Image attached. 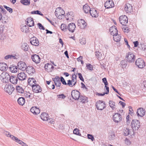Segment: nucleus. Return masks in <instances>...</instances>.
<instances>
[{
  "label": "nucleus",
  "mask_w": 146,
  "mask_h": 146,
  "mask_svg": "<svg viewBox=\"0 0 146 146\" xmlns=\"http://www.w3.org/2000/svg\"><path fill=\"white\" fill-rule=\"evenodd\" d=\"M124 9L126 13H131L132 11V6L130 4L127 3L125 5Z\"/></svg>",
  "instance_id": "21"
},
{
  "label": "nucleus",
  "mask_w": 146,
  "mask_h": 146,
  "mask_svg": "<svg viewBox=\"0 0 146 146\" xmlns=\"http://www.w3.org/2000/svg\"><path fill=\"white\" fill-rule=\"evenodd\" d=\"M30 42L33 45L37 46L39 45V41L36 37L33 36L30 39Z\"/></svg>",
  "instance_id": "12"
},
{
  "label": "nucleus",
  "mask_w": 146,
  "mask_h": 146,
  "mask_svg": "<svg viewBox=\"0 0 146 146\" xmlns=\"http://www.w3.org/2000/svg\"><path fill=\"white\" fill-rule=\"evenodd\" d=\"M95 55L97 58L99 60H102L101 58L102 56V54L99 52H95Z\"/></svg>",
  "instance_id": "41"
},
{
  "label": "nucleus",
  "mask_w": 146,
  "mask_h": 146,
  "mask_svg": "<svg viewBox=\"0 0 146 146\" xmlns=\"http://www.w3.org/2000/svg\"><path fill=\"white\" fill-rule=\"evenodd\" d=\"M60 28L62 31H65L68 29V27L66 26V24H62L61 25Z\"/></svg>",
  "instance_id": "42"
},
{
  "label": "nucleus",
  "mask_w": 146,
  "mask_h": 146,
  "mask_svg": "<svg viewBox=\"0 0 146 146\" xmlns=\"http://www.w3.org/2000/svg\"><path fill=\"white\" fill-rule=\"evenodd\" d=\"M131 125L133 130H137L140 127V122L137 120L133 119L131 121Z\"/></svg>",
  "instance_id": "2"
},
{
  "label": "nucleus",
  "mask_w": 146,
  "mask_h": 146,
  "mask_svg": "<svg viewBox=\"0 0 146 146\" xmlns=\"http://www.w3.org/2000/svg\"><path fill=\"white\" fill-rule=\"evenodd\" d=\"M31 58L33 61L36 63H38L40 62V57L37 55L35 54L32 55Z\"/></svg>",
  "instance_id": "14"
},
{
  "label": "nucleus",
  "mask_w": 146,
  "mask_h": 146,
  "mask_svg": "<svg viewBox=\"0 0 146 146\" xmlns=\"http://www.w3.org/2000/svg\"><path fill=\"white\" fill-rule=\"evenodd\" d=\"M113 119L115 123H118L122 120L121 115L118 113H115L113 116Z\"/></svg>",
  "instance_id": "7"
},
{
  "label": "nucleus",
  "mask_w": 146,
  "mask_h": 146,
  "mask_svg": "<svg viewBox=\"0 0 146 146\" xmlns=\"http://www.w3.org/2000/svg\"><path fill=\"white\" fill-rule=\"evenodd\" d=\"M17 66L18 69L23 71L25 70L27 68L26 64L25 62L22 61L18 62Z\"/></svg>",
  "instance_id": "10"
},
{
  "label": "nucleus",
  "mask_w": 146,
  "mask_h": 146,
  "mask_svg": "<svg viewBox=\"0 0 146 146\" xmlns=\"http://www.w3.org/2000/svg\"><path fill=\"white\" fill-rule=\"evenodd\" d=\"M9 68L10 71L12 73L17 72L18 70V69L17 68V66H15L13 65L11 66Z\"/></svg>",
  "instance_id": "31"
},
{
  "label": "nucleus",
  "mask_w": 146,
  "mask_h": 146,
  "mask_svg": "<svg viewBox=\"0 0 146 146\" xmlns=\"http://www.w3.org/2000/svg\"><path fill=\"white\" fill-rule=\"evenodd\" d=\"M119 103L120 104L122 105L123 108L124 107L125 104V103L122 102L121 101H120Z\"/></svg>",
  "instance_id": "64"
},
{
  "label": "nucleus",
  "mask_w": 146,
  "mask_h": 146,
  "mask_svg": "<svg viewBox=\"0 0 146 146\" xmlns=\"http://www.w3.org/2000/svg\"><path fill=\"white\" fill-rule=\"evenodd\" d=\"M26 75L24 72H21L17 75L18 79L20 80H24L26 78Z\"/></svg>",
  "instance_id": "19"
},
{
  "label": "nucleus",
  "mask_w": 146,
  "mask_h": 146,
  "mask_svg": "<svg viewBox=\"0 0 146 146\" xmlns=\"http://www.w3.org/2000/svg\"><path fill=\"white\" fill-rule=\"evenodd\" d=\"M29 68V67H27V68L29 69L30 70V71L32 73H34V72H35V69L32 66H30Z\"/></svg>",
  "instance_id": "53"
},
{
  "label": "nucleus",
  "mask_w": 146,
  "mask_h": 146,
  "mask_svg": "<svg viewBox=\"0 0 146 146\" xmlns=\"http://www.w3.org/2000/svg\"><path fill=\"white\" fill-rule=\"evenodd\" d=\"M86 67H87V69L91 71L93 70L92 66L90 64H86Z\"/></svg>",
  "instance_id": "45"
},
{
  "label": "nucleus",
  "mask_w": 146,
  "mask_h": 146,
  "mask_svg": "<svg viewBox=\"0 0 146 146\" xmlns=\"http://www.w3.org/2000/svg\"><path fill=\"white\" fill-rule=\"evenodd\" d=\"M130 116L129 115H127L126 117V123L127 125H129L130 123L129 118Z\"/></svg>",
  "instance_id": "56"
},
{
  "label": "nucleus",
  "mask_w": 146,
  "mask_h": 146,
  "mask_svg": "<svg viewBox=\"0 0 146 146\" xmlns=\"http://www.w3.org/2000/svg\"><path fill=\"white\" fill-rule=\"evenodd\" d=\"M90 14L93 17H97L98 16V13L96 10L94 9H92L90 11Z\"/></svg>",
  "instance_id": "26"
},
{
  "label": "nucleus",
  "mask_w": 146,
  "mask_h": 146,
  "mask_svg": "<svg viewBox=\"0 0 146 146\" xmlns=\"http://www.w3.org/2000/svg\"><path fill=\"white\" fill-rule=\"evenodd\" d=\"M71 95L73 99L77 100L80 97V93L77 91L74 90L71 92Z\"/></svg>",
  "instance_id": "11"
},
{
  "label": "nucleus",
  "mask_w": 146,
  "mask_h": 146,
  "mask_svg": "<svg viewBox=\"0 0 146 146\" xmlns=\"http://www.w3.org/2000/svg\"><path fill=\"white\" fill-rule=\"evenodd\" d=\"M115 134L112 131H110L109 136V139L110 140H112L115 137Z\"/></svg>",
  "instance_id": "38"
},
{
  "label": "nucleus",
  "mask_w": 146,
  "mask_h": 146,
  "mask_svg": "<svg viewBox=\"0 0 146 146\" xmlns=\"http://www.w3.org/2000/svg\"><path fill=\"white\" fill-rule=\"evenodd\" d=\"M111 35H112L114 36L118 34V31L115 27H111L110 29Z\"/></svg>",
  "instance_id": "27"
},
{
  "label": "nucleus",
  "mask_w": 146,
  "mask_h": 146,
  "mask_svg": "<svg viewBox=\"0 0 146 146\" xmlns=\"http://www.w3.org/2000/svg\"><path fill=\"white\" fill-rule=\"evenodd\" d=\"M55 14L56 16H58L60 15H64L65 12L61 8L58 7L56 9Z\"/></svg>",
  "instance_id": "13"
},
{
  "label": "nucleus",
  "mask_w": 146,
  "mask_h": 146,
  "mask_svg": "<svg viewBox=\"0 0 146 146\" xmlns=\"http://www.w3.org/2000/svg\"><path fill=\"white\" fill-rule=\"evenodd\" d=\"M31 111L34 114L37 115L40 112V110L36 106L32 107L30 109Z\"/></svg>",
  "instance_id": "20"
},
{
  "label": "nucleus",
  "mask_w": 146,
  "mask_h": 146,
  "mask_svg": "<svg viewBox=\"0 0 146 146\" xmlns=\"http://www.w3.org/2000/svg\"><path fill=\"white\" fill-rule=\"evenodd\" d=\"M87 137L88 139H91L92 141H93L94 140V138L93 136L92 135L88 134Z\"/></svg>",
  "instance_id": "49"
},
{
  "label": "nucleus",
  "mask_w": 146,
  "mask_h": 146,
  "mask_svg": "<svg viewBox=\"0 0 146 146\" xmlns=\"http://www.w3.org/2000/svg\"><path fill=\"white\" fill-rule=\"evenodd\" d=\"M78 75L80 79L83 82L84 81V78L82 76V74L81 73H78Z\"/></svg>",
  "instance_id": "55"
},
{
  "label": "nucleus",
  "mask_w": 146,
  "mask_h": 146,
  "mask_svg": "<svg viewBox=\"0 0 146 146\" xmlns=\"http://www.w3.org/2000/svg\"><path fill=\"white\" fill-rule=\"evenodd\" d=\"M121 38V36L118 35V34L114 36L113 37L114 40L116 42H119Z\"/></svg>",
  "instance_id": "34"
},
{
  "label": "nucleus",
  "mask_w": 146,
  "mask_h": 146,
  "mask_svg": "<svg viewBox=\"0 0 146 146\" xmlns=\"http://www.w3.org/2000/svg\"><path fill=\"white\" fill-rule=\"evenodd\" d=\"M16 90L17 92L19 93H23L24 92V90L22 88L19 86L16 87Z\"/></svg>",
  "instance_id": "37"
},
{
  "label": "nucleus",
  "mask_w": 146,
  "mask_h": 146,
  "mask_svg": "<svg viewBox=\"0 0 146 146\" xmlns=\"http://www.w3.org/2000/svg\"><path fill=\"white\" fill-rule=\"evenodd\" d=\"M18 103L20 105L23 106L25 104V101H17Z\"/></svg>",
  "instance_id": "60"
},
{
  "label": "nucleus",
  "mask_w": 146,
  "mask_h": 146,
  "mask_svg": "<svg viewBox=\"0 0 146 146\" xmlns=\"http://www.w3.org/2000/svg\"><path fill=\"white\" fill-rule=\"evenodd\" d=\"M76 27V26L75 24L74 23H71L68 25V30L72 33H73L74 32V30L75 29Z\"/></svg>",
  "instance_id": "24"
},
{
  "label": "nucleus",
  "mask_w": 146,
  "mask_h": 146,
  "mask_svg": "<svg viewBox=\"0 0 146 146\" xmlns=\"http://www.w3.org/2000/svg\"><path fill=\"white\" fill-rule=\"evenodd\" d=\"M52 80L54 82H58V81H60V78L58 76H56L55 78H52Z\"/></svg>",
  "instance_id": "46"
},
{
  "label": "nucleus",
  "mask_w": 146,
  "mask_h": 146,
  "mask_svg": "<svg viewBox=\"0 0 146 146\" xmlns=\"http://www.w3.org/2000/svg\"><path fill=\"white\" fill-rule=\"evenodd\" d=\"M4 7L7 9V10L10 13H11L12 12V8H10L9 7H8L6 5L4 6Z\"/></svg>",
  "instance_id": "48"
},
{
  "label": "nucleus",
  "mask_w": 146,
  "mask_h": 146,
  "mask_svg": "<svg viewBox=\"0 0 146 146\" xmlns=\"http://www.w3.org/2000/svg\"><path fill=\"white\" fill-rule=\"evenodd\" d=\"M45 70L48 72H51L54 69V66L51 64L48 63L46 64L45 66Z\"/></svg>",
  "instance_id": "15"
},
{
  "label": "nucleus",
  "mask_w": 146,
  "mask_h": 146,
  "mask_svg": "<svg viewBox=\"0 0 146 146\" xmlns=\"http://www.w3.org/2000/svg\"><path fill=\"white\" fill-rule=\"evenodd\" d=\"M98 110H102L106 107L105 102L104 101H97L96 104Z\"/></svg>",
  "instance_id": "6"
},
{
  "label": "nucleus",
  "mask_w": 146,
  "mask_h": 146,
  "mask_svg": "<svg viewBox=\"0 0 146 146\" xmlns=\"http://www.w3.org/2000/svg\"><path fill=\"white\" fill-rule=\"evenodd\" d=\"M133 43L135 47H137L138 45V42L137 41L133 42Z\"/></svg>",
  "instance_id": "63"
},
{
  "label": "nucleus",
  "mask_w": 146,
  "mask_h": 146,
  "mask_svg": "<svg viewBox=\"0 0 146 146\" xmlns=\"http://www.w3.org/2000/svg\"><path fill=\"white\" fill-rule=\"evenodd\" d=\"M109 104L113 110H116L115 103L113 101H109Z\"/></svg>",
  "instance_id": "36"
},
{
  "label": "nucleus",
  "mask_w": 146,
  "mask_h": 146,
  "mask_svg": "<svg viewBox=\"0 0 146 146\" xmlns=\"http://www.w3.org/2000/svg\"><path fill=\"white\" fill-rule=\"evenodd\" d=\"M57 97L58 98L61 99H64L66 96L63 94H61L57 95Z\"/></svg>",
  "instance_id": "50"
},
{
  "label": "nucleus",
  "mask_w": 146,
  "mask_h": 146,
  "mask_svg": "<svg viewBox=\"0 0 146 146\" xmlns=\"http://www.w3.org/2000/svg\"><path fill=\"white\" fill-rule=\"evenodd\" d=\"M126 58L127 62H133L135 59V56L131 52H129L126 54Z\"/></svg>",
  "instance_id": "3"
},
{
  "label": "nucleus",
  "mask_w": 146,
  "mask_h": 146,
  "mask_svg": "<svg viewBox=\"0 0 146 146\" xmlns=\"http://www.w3.org/2000/svg\"><path fill=\"white\" fill-rule=\"evenodd\" d=\"M18 78L15 76H11L10 77L9 81L13 84H15L17 83L18 81Z\"/></svg>",
  "instance_id": "23"
},
{
  "label": "nucleus",
  "mask_w": 146,
  "mask_h": 146,
  "mask_svg": "<svg viewBox=\"0 0 146 146\" xmlns=\"http://www.w3.org/2000/svg\"><path fill=\"white\" fill-rule=\"evenodd\" d=\"M72 12H68V13L67 14V16L68 17V18H67V20H69V18H70V17L71 16V15L72 14Z\"/></svg>",
  "instance_id": "61"
},
{
  "label": "nucleus",
  "mask_w": 146,
  "mask_h": 146,
  "mask_svg": "<svg viewBox=\"0 0 146 146\" xmlns=\"http://www.w3.org/2000/svg\"><path fill=\"white\" fill-rule=\"evenodd\" d=\"M102 80L103 82L104 83L105 85H108V82L106 78H103L102 79Z\"/></svg>",
  "instance_id": "54"
},
{
  "label": "nucleus",
  "mask_w": 146,
  "mask_h": 146,
  "mask_svg": "<svg viewBox=\"0 0 146 146\" xmlns=\"http://www.w3.org/2000/svg\"><path fill=\"white\" fill-rule=\"evenodd\" d=\"M32 88L33 91L36 93L40 92L42 90L40 86L38 84H36L34 86L33 85Z\"/></svg>",
  "instance_id": "16"
},
{
  "label": "nucleus",
  "mask_w": 146,
  "mask_h": 146,
  "mask_svg": "<svg viewBox=\"0 0 146 146\" xmlns=\"http://www.w3.org/2000/svg\"><path fill=\"white\" fill-rule=\"evenodd\" d=\"M54 83L56 87H60L61 84L60 81H58V82H54Z\"/></svg>",
  "instance_id": "59"
},
{
  "label": "nucleus",
  "mask_w": 146,
  "mask_h": 146,
  "mask_svg": "<svg viewBox=\"0 0 146 146\" xmlns=\"http://www.w3.org/2000/svg\"><path fill=\"white\" fill-rule=\"evenodd\" d=\"M10 77L7 73L3 72L0 76V79L3 83H7L9 81Z\"/></svg>",
  "instance_id": "1"
},
{
  "label": "nucleus",
  "mask_w": 146,
  "mask_h": 146,
  "mask_svg": "<svg viewBox=\"0 0 146 146\" xmlns=\"http://www.w3.org/2000/svg\"><path fill=\"white\" fill-rule=\"evenodd\" d=\"M28 82L29 85L32 87L33 85L36 84V82L34 78H30L28 80Z\"/></svg>",
  "instance_id": "28"
},
{
  "label": "nucleus",
  "mask_w": 146,
  "mask_h": 146,
  "mask_svg": "<svg viewBox=\"0 0 146 146\" xmlns=\"http://www.w3.org/2000/svg\"><path fill=\"white\" fill-rule=\"evenodd\" d=\"M14 90L15 88L11 84H6L4 88L5 91L9 94H11Z\"/></svg>",
  "instance_id": "5"
},
{
  "label": "nucleus",
  "mask_w": 146,
  "mask_h": 146,
  "mask_svg": "<svg viewBox=\"0 0 146 146\" xmlns=\"http://www.w3.org/2000/svg\"><path fill=\"white\" fill-rule=\"evenodd\" d=\"M127 62L125 60H122L120 63V66L123 68H125L127 66Z\"/></svg>",
  "instance_id": "33"
},
{
  "label": "nucleus",
  "mask_w": 146,
  "mask_h": 146,
  "mask_svg": "<svg viewBox=\"0 0 146 146\" xmlns=\"http://www.w3.org/2000/svg\"><path fill=\"white\" fill-rule=\"evenodd\" d=\"M21 30L22 32L26 33L28 31L29 28L26 25H22L21 26Z\"/></svg>",
  "instance_id": "32"
},
{
  "label": "nucleus",
  "mask_w": 146,
  "mask_h": 146,
  "mask_svg": "<svg viewBox=\"0 0 146 146\" xmlns=\"http://www.w3.org/2000/svg\"><path fill=\"white\" fill-rule=\"evenodd\" d=\"M135 63L136 65L139 68H143L145 66L144 61L140 58H138L136 60Z\"/></svg>",
  "instance_id": "4"
},
{
  "label": "nucleus",
  "mask_w": 146,
  "mask_h": 146,
  "mask_svg": "<svg viewBox=\"0 0 146 146\" xmlns=\"http://www.w3.org/2000/svg\"><path fill=\"white\" fill-rule=\"evenodd\" d=\"M73 133L74 134L78 135H80V134L79 133V129L76 128L74 129L73 131Z\"/></svg>",
  "instance_id": "47"
},
{
  "label": "nucleus",
  "mask_w": 146,
  "mask_h": 146,
  "mask_svg": "<svg viewBox=\"0 0 146 146\" xmlns=\"http://www.w3.org/2000/svg\"><path fill=\"white\" fill-rule=\"evenodd\" d=\"M130 131L129 129H126L123 131V134L125 136H127L130 134Z\"/></svg>",
  "instance_id": "43"
},
{
  "label": "nucleus",
  "mask_w": 146,
  "mask_h": 146,
  "mask_svg": "<svg viewBox=\"0 0 146 146\" xmlns=\"http://www.w3.org/2000/svg\"><path fill=\"white\" fill-rule=\"evenodd\" d=\"M145 111L143 108H139L137 110V113L138 116L143 117L145 114Z\"/></svg>",
  "instance_id": "17"
},
{
  "label": "nucleus",
  "mask_w": 146,
  "mask_h": 146,
  "mask_svg": "<svg viewBox=\"0 0 146 146\" xmlns=\"http://www.w3.org/2000/svg\"><path fill=\"white\" fill-rule=\"evenodd\" d=\"M27 25L29 27H31L34 26V23L33 19L31 17L28 18L26 21Z\"/></svg>",
  "instance_id": "18"
},
{
  "label": "nucleus",
  "mask_w": 146,
  "mask_h": 146,
  "mask_svg": "<svg viewBox=\"0 0 146 146\" xmlns=\"http://www.w3.org/2000/svg\"><path fill=\"white\" fill-rule=\"evenodd\" d=\"M68 82L67 84L69 85L70 87H72L73 85H72V82L70 80H68Z\"/></svg>",
  "instance_id": "57"
},
{
  "label": "nucleus",
  "mask_w": 146,
  "mask_h": 146,
  "mask_svg": "<svg viewBox=\"0 0 146 146\" xmlns=\"http://www.w3.org/2000/svg\"><path fill=\"white\" fill-rule=\"evenodd\" d=\"M78 25L82 29H84L86 27L87 23L82 19H79L77 21Z\"/></svg>",
  "instance_id": "9"
},
{
  "label": "nucleus",
  "mask_w": 146,
  "mask_h": 146,
  "mask_svg": "<svg viewBox=\"0 0 146 146\" xmlns=\"http://www.w3.org/2000/svg\"><path fill=\"white\" fill-rule=\"evenodd\" d=\"M107 85H105V87H106V90H107L106 92L105 93L106 94H108L109 92V88L107 86Z\"/></svg>",
  "instance_id": "62"
},
{
  "label": "nucleus",
  "mask_w": 146,
  "mask_h": 146,
  "mask_svg": "<svg viewBox=\"0 0 146 146\" xmlns=\"http://www.w3.org/2000/svg\"><path fill=\"white\" fill-rule=\"evenodd\" d=\"M38 26V27L39 29H42L43 30H44L45 29L44 27L42 26V25L41 23H39L37 24Z\"/></svg>",
  "instance_id": "52"
},
{
  "label": "nucleus",
  "mask_w": 146,
  "mask_h": 146,
  "mask_svg": "<svg viewBox=\"0 0 146 146\" xmlns=\"http://www.w3.org/2000/svg\"><path fill=\"white\" fill-rule=\"evenodd\" d=\"M60 81L63 84L65 85L67 84V83H66L65 80L62 77H60Z\"/></svg>",
  "instance_id": "51"
},
{
  "label": "nucleus",
  "mask_w": 146,
  "mask_h": 146,
  "mask_svg": "<svg viewBox=\"0 0 146 146\" xmlns=\"http://www.w3.org/2000/svg\"><path fill=\"white\" fill-rule=\"evenodd\" d=\"M31 13L33 14H36L39 15L41 16L43 15V14L41 12L38 10L33 11L31 12Z\"/></svg>",
  "instance_id": "44"
},
{
  "label": "nucleus",
  "mask_w": 146,
  "mask_h": 146,
  "mask_svg": "<svg viewBox=\"0 0 146 146\" xmlns=\"http://www.w3.org/2000/svg\"><path fill=\"white\" fill-rule=\"evenodd\" d=\"M21 47L22 49L25 51H27L29 48L28 45L26 43H23Z\"/></svg>",
  "instance_id": "35"
},
{
  "label": "nucleus",
  "mask_w": 146,
  "mask_h": 146,
  "mask_svg": "<svg viewBox=\"0 0 146 146\" xmlns=\"http://www.w3.org/2000/svg\"><path fill=\"white\" fill-rule=\"evenodd\" d=\"M83 8L84 12L85 13H90V11H91L92 9H90V7L86 4L83 6Z\"/></svg>",
  "instance_id": "30"
},
{
  "label": "nucleus",
  "mask_w": 146,
  "mask_h": 146,
  "mask_svg": "<svg viewBox=\"0 0 146 146\" xmlns=\"http://www.w3.org/2000/svg\"><path fill=\"white\" fill-rule=\"evenodd\" d=\"M40 117L43 121H48L49 118L48 115L46 113H42L40 115Z\"/></svg>",
  "instance_id": "25"
},
{
  "label": "nucleus",
  "mask_w": 146,
  "mask_h": 146,
  "mask_svg": "<svg viewBox=\"0 0 146 146\" xmlns=\"http://www.w3.org/2000/svg\"><path fill=\"white\" fill-rule=\"evenodd\" d=\"M8 68L7 64L4 63H0V70L2 71L6 70Z\"/></svg>",
  "instance_id": "29"
},
{
  "label": "nucleus",
  "mask_w": 146,
  "mask_h": 146,
  "mask_svg": "<svg viewBox=\"0 0 146 146\" xmlns=\"http://www.w3.org/2000/svg\"><path fill=\"white\" fill-rule=\"evenodd\" d=\"M114 6V4L112 1H108L106 2L105 4V7L106 9L112 8Z\"/></svg>",
  "instance_id": "22"
},
{
  "label": "nucleus",
  "mask_w": 146,
  "mask_h": 146,
  "mask_svg": "<svg viewBox=\"0 0 146 146\" xmlns=\"http://www.w3.org/2000/svg\"><path fill=\"white\" fill-rule=\"evenodd\" d=\"M119 21L121 24L126 25L128 22V18L125 15L121 16L119 18Z\"/></svg>",
  "instance_id": "8"
},
{
  "label": "nucleus",
  "mask_w": 146,
  "mask_h": 146,
  "mask_svg": "<svg viewBox=\"0 0 146 146\" xmlns=\"http://www.w3.org/2000/svg\"><path fill=\"white\" fill-rule=\"evenodd\" d=\"M20 2L24 5H28L30 3V0H21Z\"/></svg>",
  "instance_id": "39"
},
{
  "label": "nucleus",
  "mask_w": 146,
  "mask_h": 146,
  "mask_svg": "<svg viewBox=\"0 0 146 146\" xmlns=\"http://www.w3.org/2000/svg\"><path fill=\"white\" fill-rule=\"evenodd\" d=\"M5 58L6 60H7L9 59H15L16 58L15 55H8L6 56L5 57Z\"/></svg>",
  "instance_id": "40"
},
{
  "label": "nucleus",
  "mask_w": 146,
  "mask_h": 146,
  "mask_svg": "<svg viewBox=\"0 0 146 146\" xmlns=\"http://www.w3.org/2000/svg\"><path fill=\"white\" fill-rule=\"evenodd\" d=\"M125 142L126 144L128 145H130L131 143L130 140L127 138L125 139Z\"/></svg>",
  "instance_id": "58"
}]
</instances>
